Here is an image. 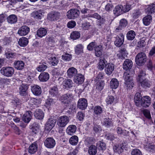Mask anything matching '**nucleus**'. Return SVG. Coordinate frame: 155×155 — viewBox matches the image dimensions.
<instances>
[{
    "instance_id": "2",
    "label": "nucleus",
    "mask_w": 155,
    "mask_h": 155,
    "mask_svg": "<svg viewBox=\"0 0 155 155\" xmlns=\"http://www.w3.org/2000/svg\"><path fill=\"white\" fill-rule=\"evenodd\" d=\"M147 56L145 53L140 52L136 55L135 58V61L137 64L139 65L143 64L146 62Z\"/></svg>"
},
{
    "instance_id": "59",
    "label": "nucleus",
    "mask_w": 155,
    "mask_h": 155,
    "mask_svg": "<svg viewBox=\"0 0 155 155\" xmlns=\"http://www.w3.org/2000/svg\"><path fill=\"white\" fill-rule=\"evenodd\" d=\"M139 83L141 84V86L144 88L149 87L150 85L149 82L146 79Z\"/></svg>"
},
{
    "instance_id": "18",
    "label": "nucleus",
    "mask_w": 155,
    "mask_h": 155,
    "mask_svg": "<svg viewBox=\"0 0 155 155\" xmlns=\"http://www.w3.org/2000/svg\"><path fill=\"white\" fill-rule=\"evenodd\" d=\"M142 99V97L141 94L139 92L137 93L134 96V101L136 105L137 106H140L141 102Z\"/></svg>"
},
{
    "instance_id": "21",
    "label": "nucleus",
    "mask_w": 155,
    "mask_h": 155,
    "mask_svg": "<svg viewBox=\"0 0 155 155\" xmlns=\"http://www.w3.org/2000/svg\"><path fill=\"white\" fill-rule=\"evenodd\" d=\"M103 124L106 127H110L113 125V120L112 118H110L109 117L104 118L103 121Z\"/></svg>"
},
{
    "instance_id": "9",
    "label": "nucleus",
    "mask_w": 155,
    "mask_h": 155,
    "mask_svg": "<svg viewBox=\"0 0 155 155\" xmlns=\"http://www.w3.org/2000/svg\"><path fill=\"white\" fill-rule=\"evenodd\" d=\"M87 106V100L84 98H80L78 103V107L80 109L84 110L85 109Z\"/></svg>"
},
{
    "instance_id": "62",
    "label": "nucleus",
    "mask_w": 155,
    "mask_h": 155,
    "mask_svg": "<svg viewBox=\"0 0 155 155\" xmlns=\"http://www.w3.org/2000/svg\"><path fill=\"white\" fill-rule=\"evenodd\" d=\"M122 9L124 13L128 12L131 9V5L129 4H127L124 6H122Z\"/></svg>"
},
{
    "instance_id": "1",
    "label": "nucleus",
    "mask_w": 155,
    "mask_h": 155,
    "mask_svg": "<svg viewBox=\"0 0 155 155\" xmlns=\"http://www.w3.org/2000/svg\"><path fill=\"white\" fill-rule=\"evenodd\" d=\"M0 72L2 74L7 77H10L12 76L14 72V69L12 67L7 66L2 68Z\"/></svg>"
},
{
    "instance_id": "43",
    "label": "nucleus",
    "mask_w": 155,
    "mask_h": 155,
    "mask_svg": "<svg viewBox=\"0 0 155 155\" xmlns=\"http://www.w3.org/2000/svg\"><path fill=\"white\" fill-rule=\"evenodd\" d=\"M49 93L51 96L54 97L56 96L58 93V89L57 86H54L51 87L49 91Z\"/></svg>"
},
{
    "instance_id": "52",
    "label": "nucleus",
    "mask_w": 155,
    "mask_h": 155,
    "mask_svg": "<svg viewBox=\"0 0 155 155\" xmlns=\"http://www.w3.org/2000/svg\"><path fill=\"white\" fill-rule=\"evenodd\" d=\"M80 36V34L78 31H74L71 34V38L73 40H76L78 39Z\"/></svg>"
},
{
    "instance_id": "17",
    "label": "nucleus",
    "mask_w": 155,
    "mask_h": 155,
    "mask_svg": "<svg viewBox=\"0 0 155 155\" xmlns=\"http://www.w3.org/2000/svg\"><path fill=\"white\" fill-rule=\"evenodd\" d=\"M114 65L112 64L108 63L106 66L105 71L108 75H110L114 71Z\"/></svg>"
},
{
    "instance_id": "38",
    "label": "nucleus",
    "mask_w": 155,
    "mask_h": 155,
    "mask_svg": "<svg viewBox=\"0 0 155 155\" xmlns=\"http://www.w3.org/2000/svg\"><path fill=\"white\" fill-rule=\"evenodd\" d=\"M119 82L115 78H112L110 82V86L112 89H116L119 85Z\"/></svg>"
},
{
    "instance_id": "58",
    "label": "nucleus",
    "mask_w": 155,
    "mask_h": 155,
    "mask_svg": "<svg viewBox=\"0 0 155 155\" xmlns=\"http://www.w3.org/2000/svg\"><path fill=\"white\" fill-rule=\"evenodd\" d=\"M62 59L65 61H69L71 60L72 55L68 53H65L64 54L61 56Z\"/></svg>"
},
{
    "instance_id": "11",
    "label": "nucleus",
    "mask_w": 155,
    "mask_h": 155,
    "mask_svg": "<svg viewBox=\"0 0 155 155\" xmlns=\"http://www.w3.org/2000/svg\"><path fill=\"white\" fill-rule=\"evenodd\" d=\"M84 75L81 74H78L74 77V81L77 84H82L84 81Z\"/></svg>"
},
{
    "instance_id": "54",
    "label": "nucleus",
    "mask_w": 155,
    "mask_h": 155,
    "mask_svg": "<svg viewBox=\"0 0 155 155\" xmlns=\"http://www.w3.org/2000/svg\"><path fill=\"white\" fill-rule=\"evenodd\" d=\"M98 148L100 150H105L106 149V146L105 143L102 141H100L97 143Z\"/></svg>"
},
{
    "instance_id": "6",
    "label": "nucleus",
    "mask_w": 155,
    "mask_h": 155,
    "mask_svg": "<svg viewBox=\"0 0 155 155\" xmlns=\"http://www.w3.org/2000/svg\"><path fill=\"white\" fill-rule=\"evenodd\" d=\"M126 145L125 142L123 141L115 145L113 147L114 152L120 153H122Z\"/></svg>"
},
{
    "instance_id": "41",
    "label": "nucleus",
    "mask_w": 155,
    "mask_h": 155,
    "mask_svg": "<svg viewBox=\"0 0 155 155\" xmlns=\"http://www.w3.org/2000/svg\"><path fill=\"white\" fill-rule=\"evenodd\" d=\"M84 47L81 44H78L75 48V53L77 55L83 53Z\"/></svg>"
},
{
    "instance_id": "49",
    "label": "nucleus",
    "mask_w": 155,
    "mask_h": 155,
    "mask_svg": "<svg viewBox=\"0 0 155 155\" xmlns=\"http://www.w3.org/2000/svg\"><path fill=\"white\" fill-rule=\"evenodd\" d=\"M78 137L75 135L71 137L69 139L70 143L72 145H75L78 143Z\"/></svg>"
},
{
    "instance_id": "35",
    "label": "nucleus",
    "mask_w": 155,
    "mask_h": 155,
    "mask_svg": "<svg viewBox=\"0 0 155 155\" xmlns=\"http://www.w3.org/2000/svg\"><path fill=\"white\" fill-rule=\"evenodd\" d=\"M152 21V17L151 15H148L144 17L143 19V24L146 26L149 25Z\"/></svg>"
},
{
    "instance_id": "31",
    "label": "nucleus",
    "mask_w": 155,
    "mask_h": 155,
    "mask_svg": "<svg viewBox=\"0 0 155 155\" xmlns=\"http://www.w3.org/2000/svg\"><path fill=\"white\" fill-rule=\"evenodd\" d=\"M146 74L145 71L143 70H140L138 74L137 79L138 82H140L143 81L145 79Z\"/></svg>"
},
{
    "instance_id": "29",
    "label": "nucleus",
    "mask_w": 155,
    "mask_h": 155,
    "mask_svg": "<svg viewBox=\"0 0 155 155\" xmlns=\"http://www.w3.org/2000/svg\"><path fill=\"white\" fill-rule=\"evenodd\" d=\"M40 65L37 68V70L39 72H41L45 71L47 68L46 62L43 60L41 61L40 63Z\"/></svg>"
},
{
    "instance_id": "51",
    "label": "nucleus",
    "mask_w": 155,
    "mask_h": 155,
    "mask_svg": "<svg viewBox=\"0 0 155 155\" xmlns=\"http://www.w3.org/2000/svg\"><path fill=\"white\" fill-rule=\"evenodd\" d=\"M125 81H129L132 80V76L129 71H127L124 73L123 76Z\"/></svg>"
},
{
    "instance_id": "37",
    "label": "nucleus",
    "mask_w": 155,
    "mask_h": 155,
    "mask_svg": "<svg viewBox=\"0 0 155 155\" xmlns=\"http://www.w3.org/2000/svg\"><path fill=\"white\" fill-rule=\"evenodd\" d=\"M144 148L146 150L150 152L155 151V145L151 143H147L145 145Z\"/></svg>"
},
{
    "instance_id": "55",
    "label": "nucleus",
    "mask_w": 155,
    "mask_h": 155,
    "mask_svg": "<svg viewBox=\"0 0 155 155\" xmlns=\"http://www.w3.org/2000/svg\"><path fill=\"white\" fill-rule=\"evenodd\" d=\"M147 9V12L149 14L155 13V4H152L149 5Z\"/></svg>"
},
{
    "instance_id": "8",
    "label": "nucleus",
    "mask_w": 155,
    "mask_h": 155,
    "mask_svg": "<svg viewBox=\"0 0 155 155\" xmlns=\"http://www.w3.org/2000/svg\"><path fill=\"white\" fill-rule=\"evenodd\" d=\"M56 143L52 137L47 138L44 141L45 146L48 148H53Z\"/></svg>"
},
{
    "instance_id": "23",
    "label": "nucleus",
    "mask_w": 155,
    "mask_h": 155,
    "mask_svg": "<svg viewBox=\"0 0 155 155\" xmlns=\"http://www.w3.org/2000/svg\"><path fill=\"white\" fill-rule=\"evenodd\" d=\"M127 24V21L126 19H121L120 21L119 25L116 28V31L117 32L119 30H122L126 27Z\"/></svg>"
},
{
    "instance_id": "7",
    "label": "nucleus",
    "mask_w": 155,
    "mask_h": 155,
    "mask_svg": "<svg viewBox=\"0 0 155 155\" xmlns=\"http://www.w3.org/2000/svg\"><path fill=\"white\" fill-rule=\"evenodd\" d=\"M56 120L54 117H51L49 118L45 126V129L47 130H51L54 127Z\"/></svg>"
},
{
    "instance_id": "5",
    "label": "nucleus",
    "mask_w": 155,
    "mask_h": 155,
    "mask_svg": "<svg viewBox=\"0 0 155 155\" xmlns=\"http://www.w3.org/2000/svg\"><path fill=\"white\" fill-rule=\"evenodd\" d=\"M79 11L76 9H71L67 13V16L70 19H74L78 18L79 15Z\"/></svg>"
},
{
    "instance_id": "64",
    "label": "nucleus",
    "mask_w": 155,
    "mask_h": 155,
    "mask_svg": "<svg viewBox=\"0 0 155 155\" xmlns=\"http://www.w3.org/2000/svg\"><path fill=\"white\" fill-rule=\"evenodd\" d=\"M94 112L97 115L100 114L102 112L101 107L100 106H96L94 109Z\"/></svg>"
},
{
    "instance_id": "16",
    "label": "nucleus",
    "mask_w": 155,
    "mask_h": 155,
    "mask_svg": "<svg viewBox=\"0 0 155 155\" xmlns=\"http://www.w3.org/2000/svg\"><path fill=\"white\" fill-rule=\"evenodd\" d=\"M32 114L30 111L26 112L23 116L22 120L25 123H28L32 118Z\"/></svg>"
},
{
    "instance_id": "34",
    "label": "nucleus",
    "mask_w": 155,
    "mask_h": 155,
    "mask_svg": "<svg viewBox=\"0 0 155 155\" xmlns=\"http://www.w3.org/2000/svg\"><path fill=\"white\" fill-rule=\"evenodd\" d=\"M47 33V30L44 28H41L38 30L37 34L40 38H42L45 36Z\"/></svg>"
},
{
    "instance_id": "50",
    "label": "nucleus",
    "mask_w": 155,
    "mask_h": 155,
    "mask_svg": "<svg viewBox=\"0 0 155 155\" xmlns=\"http://www.w3.org/2000/svg\"><path fill=\"white\" fill-rule=\"evenodd\" d=\"M97 148L94 145L91 146L89 148L88 153L90 155H95L97 152Z\"/></svg>"
},
{
    "instance_id": "25",
    "label": "nucleus",
    "mask_w": 155,
    "mask_h": 155,
    "mask_svg": "<svg viewBox=\"0 0 155 155\" xmlns=\"http://www.w3.org/2000/svg\"><path fill=\"white\" fill-rule=\"evenodd\" d=\"M60 16V13L58 12H53L48 15V17L51 21H54L58 19Z\"/></svg>"
},
{
    "instance_id": "47",
    "label": "nucleus",
    "mask_w": 155,
    "mask_h": 155,
    "mask_svg": "<svg viewBox=\"0 0 155 155\" xmlns=\"http://www.w3.org/2000/svg\"><path fill=\"white\" fill-rule=\"evenodd\" d=\"M37 150V145L36 143L32 144L28 148V152L31 154H34Z\"/></svg>"
},
{
    "instance_id": "4",
    "label": "nucleus",
    "mask_w": 155,
    "mask_h": 155,
    "mask_svg": "<svg viewBox=\"0 0 155 155\" xmlns=\"http://www.w3.org/2000/svg\"><path fill=\"white\" fill-rule=\"evenodd\" d=\"M72 94L67 93L63 95L60 99L61 103L65 104L66 106H69L71 99L73 98Z\"/></svg>"
},
{
    "instance_id": "24",
    "label": "nucleus",
    "mask_w": 155,
    "mask_h": 155,
    "mask_svg": "<svg viewBox=\"0 0 155 155\" xmlns=\"http://www.w3.org/2000/svg\"><path fill=\"white\" fill-rule=\"evenodd\" d=\"M15 68L18 70H22L24 67L25 63L21 61H15L14 63Z\"/></svg>"
},
{
    "instance_id": "40",
    "label": "nucleus",
    "mask_w": 155,
    "mask_h": 155,
    "mask_svg": "<svg viewBox=\"0 0 155 155\" xmlns=\"http://www.w3.org/2000/svg\"><path fill=\"white\" fill-rule=\"evenodd\" d=\"M28 87L27 84L21 85L19 87V93L21 96H24L26 93Z\"/></svg>"
},
{
    "instance_id": "61",
    "label": "nucleus",
    "mask_w": 155,
    "mask_h": 155,
    "mask_svg": "<svg viewBox=\"0 0 155 155\" xmlns=\"http://www.w3.org/2000/svg\"><path fill=\"white\" fill-rule=\"evenodd\" d=\"M142 14L140 10L137 9L134 11L133 13V18H137L139 17Z\"/></svg>"
},
{
    "instance_id": "28",
    "label": "nucleus",
    "mask_w": 155,
    "mask_h": 155,
    "mask_svg": "<svg viewBox=\"0 0 155 155\" xmlns=\"http://www.w3.org/2000/svg\"><path fill=\"white\" fill-rule=\"evenodd\" d=\"M103 50V46L101 45H97L94 49L95 56L97 57H100L102 55V51Z\"/></svg>"
},
{
    "instance_id": "60",
    "label": "nucleus",
    "mask_w": 155,
    "mask_h": 155,
    "mask_svg": "<svg viewBox=\"0 0 155 155\" xmlns=\"http://www.w3.org/2000/svg\"><path fill=\"white\" fill-rule=\"evenodd\" d=\"M114 98L113 96H109L107 98L106 101L107 104H111L113 103Z\"/></svg>"
},
{
    "instance_id": "45",
    "label": "nucleus",
    "mask_w": 155,
    "mask_h": 155,
    "mask_svg": "<svg viewBox=\"0 0 155 155\" xmlns=\"http://www.w3.org/2000/svg\"><path fill=\"white\" fill-rule=\"evenodd\" d=\"M7 20L9 23L14 24L17 21V18L15 15H11L7 18Z\"/></svg>"
},
{
    "instance_id": "30",
    "label": "nucleus",
    "mask_w": 155,
    "mask_h": 155,
    "mask_svg": "<svg viewBox=\"0 0 155 155\" xmlns=\"http://www.w3.org/2000/svg\"><path fill=\"white\" fill-rule=\"evenodd\" d=\"M28 43V39L24 37L20 38L18 41V45L21 47L26 46Z\"/></svg>"
},
{
    "instance_id": "42",
    "label": "nucleus",
    "mask_w": 155,
    "mask_h": 155,
    "mask_svg": "<svg viewBox=\"0 0 155 155\" xmlns=\"http://www.w3.org/2000/svg\"><path fill=\"white\" fill-rule=\"evenodd\" d=\"M63 86L65 88H70L73 86V82L70 79L65 80L63 82Z\"/></svg>"
},
{
    "instance_id": "13",
    "label": "nucleus",
    "mask_w": 155,
    "mask_h": 155,
    "mask_svg": "<svg viewBox=\"0 0 155 155\" xmlns=\"http://www.w3.org/2000/svg\"><path fill=\"white\" fill-rule=\"evenodd\" d=\"M30 29L28 27L24 26L20 28L18 31V33L20 36H25L28 33Z\"/></svg>"
},
{
    "instance_id": "36",
    "label": "nucleus",
    "mask_w": 155,
    "mask_h": 155,
    "mask_svg": "<svg viewBox=\"0 0 155 155\" xmlns=\"http://www.w3.org/2000/svg\"><path fill=\"white\" fill-rule=\"evenodd\" d=\"M76 128V127L75 125H70L67 127L66 132L68 134L71 135L75 132Z\"/></svg>"
},
{
    "instance_id": "3",
    "label": "nucleus",
    "mask_w": 155,
    "mask_h": 155,
    "mask_svg": "<svg viewBox=\"0 0 155 155\" xmlns=\"http://www.w3.org/2000/svg\"><path fill=\"white\" fill-rule=\"evenodd\" d=\"M69 117L66 116H63L59 117L57 120V124L59 127H64L69 123Z\"/></svg>"
},
{
    "instance_id": "32",
    "label": "nucleus",
    "mask_w": 155,
    "mask_h": 155,
    "mask_svg": "<svg viewBox=\"0 0 155 155\" xmlns=\"http://www.w3.org/2000/svg\"><path fill=\"white\" fill-rule=\"evenodd\" d=\"M41 103L40 100L35 98H31L29 101V104L32 105H34V107H38Z\"/></svg>"
},
{
    "instance_id": "63",
    "label": "nucleus",
    "mask_w": 155,
    "mask_h": 155,
    "mask_svg": "<svg viewBox=\"0 0 155 155\" xmlns=\"http://www.w3.org/2000/svg\"><path fill=\"white\" fill-rule=\"evenodd\" d=\"M55 103L54 100L53 99L48 98L47 99L46 102V104L48 107H50L54 105Z\"/></svg>"
},
{
    "instance_id": "14",
    "label": "nucleus",
    "mask_w": 155,
    "mask_h": 155,
    "mask_svg": "<svg viewBox=\"0 0 155 155\" xmlns=\"http://www.w3.org/2000/svg\"><path fill=\"white\" fill-rule=\"evenodd\" d=\"M77 73V69L73 67L69 68L67 71V76L70 78L75 77L78 74Z\"/></svg>"
},
{
    "instance_id": "48",
    "label": "nucleus",
    "mask_w": 155,
    "mask_h": 155,
    "mask_svg": "<svg viewBox=\"0 0 155 155\" xmlns=\"http://www.w3.org/2000/svg\"><path fill=\"white\" fill-rule=\"evenodd\" d=\"M135 36V33L133 30L129 31L127 34V38L129 40H133Z\"/></svg>"
},
{
    "instance_id": "12",
    "label": "nucleus",
    "mask_w": 155,
    "mask_h": 155,
    "mask_svg": "<svg viewBox=\"0 0 155 155\" xmlns=\"http://www.w3.org/2000/svg\"><path fill=\"white\" fill-rule=\"evenodd\" d=\"M124 39V35L122 34H120L119 36L117 37L116 38V40L114 41L115 45L118 47H120L123 43Z\"/></svg>"
},
{
    "instance_id": "22",
    "label": "nucleus",
    "mask_w": 155,
    "mask_h": 155,
    "mask_svg": "<svg viewBox=\"0 0 155 155\" xmlns=\"http://www.w3.org/2000/svg\"><path fill=\"white\" fill-rule=\"evenodd\" d=\"M38 78L41 81L46 82L49 78V74L47 72H43L40 74Z\"/></svg>"
},
{
    "instance_id": "10",
    "label": "nucleus",
    "mask_w": 155,
    "mask_h": 155,
    "mask_svg": "<svg viewBox=\"0 0 155 155\" xmlns=\"http://www.w3.org/2000/svg\"><path fill=\"white\" fill-rule=\"evenodd\" d=\"M140 106L147 107H148L151 103V98L149 96H146L143 97L141 102Z\"/></svg>"
},
{
    "instance_id": "56",
    "label": "nucleus",
    "mask_w": 155,
    "mask_h": 155,
    "mask_svg": "<svg viewBox=\"0 0 155 155\" xmlns=\"http://www.w3.org/2000/svg\"><path fill=\"white\" fill-rule=\"evenodd\" d=\"M97 43L95 41L92 42L87 46V49L90 51L93 50V48H94V50L95 48L97 47Z\"/></svg>"
},
{
    "instance_id": "44",
    "label": "nucleus",
    "mask_w": 155,
    "mask_h": 155,
    "mask_svg": "<svg viewBox=\"0 0 155 155\" xmlns=\"http://www.w3.org/2000/svg\"><path fill=\"white\" fill-rule=\"evenodd\" d=\"M5 55L6 57L9 59L14 58L16 57V53L11 51H5Z\"/></svg>"
},
{
    "instance_id": "57",
    "label": "nucleus",
    "mask_w": 155,
    "mask_h": 155,
    "mask_svg": "<svg viewBox=\"0 0 155 155\" xmlns=\"http://www.w3.org/2000/svg\"><path fill=\"white\" fill-rule=\"evenodd\" d=\"M134 84L133 81H125V85L124 87L127 89H131L133 87Z\"/></svg>"
},
{
    "instance_id": "39",
    "label": "nucleus",
    "mask_w": 155,
    "mask_h": 155,
    "mask_svg": "<svg viewBox=\"0 0 155 155\" xmlns=\"http://www.w3.org/2000/svg\"><path fill=\"white\" fill-rule=\"evenodd\" d=\"M107 64V61L104 59L102 58L100 59L99 64L97 67L100 70H102Z\"/></svg>"
},
{
    "instance_id": "27",
    "label": "nucleus",
    "mask_w": 155,
    "mask_h": 155,
    "mask_svg": "<svg viewBox=\"0 0 155 155\" xmlns=\"http://www.w3.org/2000/svg\"><path fill=\"white\" fill-rule=\"evenodd\" d=\"M127 54L126 49L123 48L120 50L119 53L117 54V56L119 58L123 59L127 57Z\"/></svg>"
},
{
    "instance_id": "46",
    "label": "nucleus",
    "mask_w": 155,
    "mask_h": 155,
    "mask_svg": "<svg viewBox=\"0 0 155 155\" xmlns=\"http://www.w3.org/2000/svg\"><path fill=\"white\" fill-rule=\"evenodd\" d=\"M31 15L32 17L38 19H41L43 16L41 11L33 12Z\"/></svg>"
},
{
    "instance_id": "19",
    "label": "nucleus",
    "mask_w": 155,
    "mask_h": 155,
    "mask_svg": "<svg viewBox=\"0 0 155 155\" xmlns=\"http://www.w3.org/2000/svg\"><path fill=\"white\" fill-rule=\"evenodd\" d=\"M31 91L33 93L36 95H40L41 93V89L40 87L37 85H35L31 87Z\"/></svg>"
},
{
    "instance_id": "33",
    "label": "nucleus",
    "mask_w": 155,
    "mask_h": 155,
    "mask_svg": "<svg viewBox=\"0 0 155 155\" xmlns=\"http://www.w3.org/2000/svg\"><path fill=\"white\" fill-rule=\"evenodd\" d=\"M122 5H118L116 6L114 9L113 11L114 14L117 16H118L124 13Z\"/></svg>"
},
{
    "instance_id": "20",
    "label": "nucleus",
    "mask_w": 155,
    "mask_h": 155,
    "mask_svg": "<svg viewBox=\"0 0 155 155\" xmlns=\"http://www.w3.org/2000/svg\"><path fill=\"white\" fill-rule=\"evenodd\" d=\"M133 66V63L131 60L126 59L123 64V68L124 69L127 70L131 69Z\"/></svg>"
},
{
    "instance_id": "15",
    "label": "nucleus",
    "mask_w": 155,
    "mask_h": 155,
    "mask_svg": "<svg viewBox=\"0 0 155 155\" xmlns=\"http://www.w3.org/2000/svg\"><path fill=\"white\" fill-rule=\"evenodd\" d=\"M50 54H48L47 58L49 60V63L52 66H55L57 64L58 62V58L54 56H50Z\"/></svg>"
},
{
    "instance_id": "26",
    "label": "nucleus",
    "mask_w": 155,
    "mask_h": 155,
    "mask_svg": "<svg viewBox=\"0 0 155 155\" xmlns=\"http://www.w3.org/2000/svg\"><path fill=\"white\" fill-rule=\"evenodd\" d=\"M34 114L35 117L39 120L43 119L44 117V113L40 109H36Z\"/></svg>"
},
{
    "instance_id": "53",
    "label": "nucleus",
    "mask_w": 155,
    "mask_h": 155,
    "mask_svg": "<svg viewBox=\"0 0 155 155\" xmlns=\"http://www.w3.org/2000/svg\"><path fill=\"white\" fill-rule=\"evenodd\" d=\"M32 132L35 134H36L39 132V126L36 123H34L31 128Z\"/></svg>"
}]
</instances>
